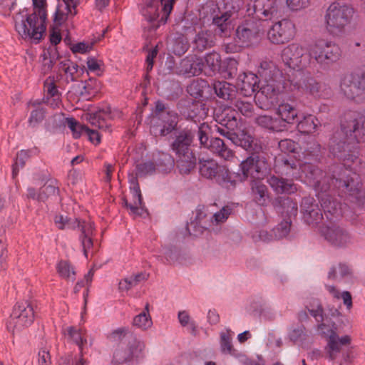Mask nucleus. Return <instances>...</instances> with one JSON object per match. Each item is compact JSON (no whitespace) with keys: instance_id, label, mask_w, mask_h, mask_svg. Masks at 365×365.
I'll list each match as a JSON object with an SVG mask.
<instances>
[{"instance_id":"nucleus-1","label":"nucleus","mask_w":365,"mask_h":365,"mask_svg":"<svg viewBox=\"0 0 365 365\" xmlns=\"http://www.w3.org/2000/svg\"><path fill=\"white\" fill-rule=\"evenodd\" d=\"M259 73L263 83L257 96V103L263 110H269L277 103L279 96L286 90L310 95L314 98H326L331 94V88L327 85L317 82L302 71H298L295 77L287 79L271 61H261Z\"/></svg>"},{"instance_id":"nucleus-2","label":"nucleus","mask_w":365,"mask_h":365,"mask_svg":"<svg viewBox=\"0 0 365 365\" xmlns=\"http://www.w3.org/2000/svg\"><path fill=\"white\" fill-rule=\"evenodd\" d=\"M275 163L284 167V173L286 175L299 179L314 187L318 192L317 197L321 200V206L328 219L331 220L332 217H337L344 214L342 205L340 202L334 200L330 195L324 197L320 195V192H326L330 188V185L328 183L329 178L324 175L322 170L311 163L297 165L292 160L281 155L275 158Z\"/></svg>"},{"instance_id":"nucleus-3","label":"nucleus","mask_w":365,"mask_h":365,"mask_svg":"<svg viewBox=\"0 0 365 365\" xmlns=\"http://www.w3.org/2000/svg\"><path fill=\"white\" fill-rule=\"evenodd\" d=\"M305 306L310 314L319 323L317 326L318 332L326 341L324 358L329 361L342 365L343 362L347 361L349 357L347 354H345L344 347L351 344V336L348 334L339 336L335 322H324L323 309L318 299H314L307 302Z\"/></svg>"},{"instance_id":"nucleus-4","label":"nucleus","mask_w":365,"mask_h":365,"mask_svg":"<svg viewBox=\"0 0 365 365\" xmlns=\"http://www.w3.org/2000/svg\"><path fill=\"white\" fill-rule=\"evenodd\" d=\"M113 340H120L113 354L112 363L121 365L144 356L143 341L133 337L127 328H118L110 334Z\"/></svg>"},{"instance_id":"nucleus-5","label":"nucleus","mask_w":365,"mask_h":365,"mask_svg":"<svg viewBox=\"0 0 365 365\" xmlns=\"http://www.w3.org/2000/svg\"><path fill=\"white\" fill-rule=\"evenodd\" d=\"M47 19L24 9L14 16V29L24 40L37 43L43 38L46 30Z\"/></svg>"},{"instance_id":"nucleus-6","label":"nucleus","mask_w":365,"mask_h":365,"mask_svg":"<svg viewBox=\"0 0 365 365\" xmlns=\"http://www.w3.org/2000/svg\"><path fill=\"white\" fill-rule=\"evenodd\" d=\"M354 9L343 1H335L329 5L325 14V26L333 36L342 34L345 28L351 23Z\"/></svg>"},{"instance_id":"nucleus-7","label":"nucleus","mask_w":365,"mask_h":365,"mask_svg":"<svg viewBox=\"0 0 365 365\" xmlns=\"http://www.w3.org/2000/svg\"><path fill=\"white\" fill-rule=\"evenodd\" d=\"M194 137L195 133L192 130H183L172 144V150L176 155L177 167L183 175L188 174L196 163V158L190 149Z\"/></svg>"},{"instance_id":"nucleus-8","label":"nucleus","mask_w":365,"mask_h":365,"mask_svg":"<svg viewBox=\"0 0 365 365\" xmlns=\"http://www.w3.org/2000/svg\"><path fill=\"white\" fill-rule=\"evenodd\" d=\"M173 7V0H146L140 11L146 24L145 29L155 31L161 24H165Z\"/></svg>"},{"instance_id":"nucleus-9","label":"nucleus","mask_w":365,"mask_h":365,"mask_svg":"<svg viewBox=\"0 0 365 365\" xmlns=\"http://www.w3.org/2000/svg\"><path fill=\"white\" fill-rule=\"evenodd\" d=\"M54 222L56 227L60 230L66 228H78L81 230V234L79 236V240L83 248V254L85 257L88 258V250L93 247V236L94 234L95 228L93 222L91 220H71L68 219L67 217L59 215L55 216Z\"/></svg>"},{"instance_id":"nucleus-10","label":"nucleus","mask_w":365,"mask_h":365,"mask_svg":"<svg viewBox=\"0 0 365 365\" xmlns=\"http://www.w3.org/2000/svg\"><path fill=\"white\" fill-rule=\"evenodd\" d=\"M33 307L27 302L17 303L13 307L6 327L13 334L29 327L34 321Z\"/></svg>"},{"instance_id":"nucleus-11","label":"nucleus","mask_w":365,"mask_h":365,"mask_svg":"<svg viewBox=\"0 0 365 365\" xmlns=\"http://www.w3.org/2000/svg\"><path fill=\"white\" fill-rule=\"evenodd\" d=\"M309 55L320 65H329L337 61L341 55L338 45L324 39H319L311 44Z\"/></svg>"},{"instance_id":"nucleus-12","label":"nucleus","mask_w":365,"mask_h":365,"mask_svg":"<svg viewBox=\"0 0 365 365\" xmlns=\"http://www.w3.org/2000/svg\"><path fill=\"white\" fill-rule=\"evenodd\" d=\"M264 21L249 18L240 24L235 32V42L248 47L257 43L264 31Z\"/></svg>"},{"instance_id":"nucleus-13","label":"nucleus","mask_w":365,"mask_h":365,"mask_svg":"<svg viewBox=\"0 0 365 365\" xmlns=\"http://www.w3.org/2000/svg\"><path fill=\"white\" fill-rule=\"evenodd\" d=\"M200 173L202 176L208 179H215L220 185L229 188L234 187L235 180L232 177L228 168L225 165H220L212 159L200 160Z\"/></svg>"},{"instance_id":"nucleus-14","label":"nucleus","mask_w":365,"mask_h":365,"mask_svg":"<svg viewBox=\"0 0 365 365\" xmlns=\"http://www.w3.org/2000/svg\"><path fill=\"white\" fill-rule=\"evenodd\" d=\"M339 93L350 100L361 99L365 93L361 71L344 74L339 80Z\"/></svg>"},{"instance_id":"nucleus-15","label":"nucleus","mask_w":365,"mask_h":365,"mask_svg":"<svg viewBox=\"0 0 365 365\" xmlns=\"http://www.w3.org/2000/svg\"><path fill=\"white\" fill-rule=\"evenodd\" d=\"M331 180L332 184L339 183V188H343L348 192L350 202L365 208V192L361 190L359 175L356 170L351 173V175H347L346 180L333 178Z\"/></svg>"},{"instance_id":"nucleus-16","label":"nucleus","mask_w":365,"mask_h":365,"mask_svg":"<svg viewBox=\"0 0 365 365\" xmlns=\"http://www.w3.org/2000/svg\"><path fill=\"white\" fill-rule=\"evenodd\" d=\"M232 209L229 206L223 207L220 211L216 212L212 217H209L210 222H207V215L199 211L195 217V220L192 222L187 227V230L190 231L191 228L195 229V235L202 233L205 230L215 225L222 223L227 220L231 214Z\"/></svg>"},{"instance_id":"nucleus-17","label":"nucleus","mask_w":365,"mask_h":365,"mask_svg":"<svg viewBox=\"0 0 365 365\" xmlns=\"http://www.w3.org/2000/svg\"><path fill=\"white\" fill-rule=\"evenodd\" d=\"M240 169L245 178L254 180L262 179L267 170L264 157L253 154L240 163Z\"/></svg>"},{"instance_id":"nucleus-18","label":"nucleus","mask_w":365,"mask_h":365,"mask_svg":"<svg viewBox=\"0 0 365 365\" xmlns=\"http://www.w3.org/2000/svg\"><path fill=\"white\" fill-rule=\"evenodd\" d=\"M321 234L332 246L344 248L353 243V237L344 228L332 225L322 228Z\"/></svg>"},{"instance_id":"nucleus-19","label":"nucleus","mask_w":365,"mask_h":365,"mask_svg":"<svg viewBox=\"0 0 365 365\" xmlns=\"http://www.w3.org/2000/svg\"><path fill=\"white\" fill-rule=\"evenodd\" d=\"M295 26L288 19H282L272 25L268 31L269 40L275 44L284 43L294 37Z\"/></svg>"},{"instance_id":"nucleus-20","label":"nucleus","mask_w":365,"mask_h":365,"mask_svg":"<svg viewBox=\"0 0 365 365\" xmlns=\"http://www.w3.org/2000/svg\"><path fill=\"white\" fill-rule=\"evenodd\" d=\"M178 115L175 111L156 113L152 120L151 132L155 135L165 136L174 130L178 125Z\"/></svg>"},{"instance_id":"nucleus-21","label":"nucleus","mask_w":365,"mask_h":365,"mask_svg":"<svg viewBox=\"0 0 365 365\" xmlns=\"http://www.w3.org/2000/svg\"><path fill=\"white\" fill-rule=\"evenodd\" d=\"M307 50L299 43H292L284 47L281 53V58L284 63L294 70V76L296 73L302 71V58L305 55Z\"/></svg>"},{"instance_id":"nucleus-22","label":"nucleus","mask_w":365,"mask_h":365,"mask_svg":"<svg viewBox=\"0 0 365 365\" xmlns=\"http://www.w3.org/2000/svg\"><path fill=\"white\" fill-rule=\"evenodd\" d=\"M259 65H261V63ZM259 67H260V66H259ZM259 68H258L257 70L258 74H259ZM259 78H262L261 76H259ZM259 77L256 74L252 72H245L238 76L237 80V88L241 94L244 96H251L255 92L257 88H261L263 83L262 79H261L260 86H259ZM259 91L260 89H259L255 96V102L257 105V96L258 95Z\"/></svg>"},{"instance_id":"nucleus-23","label":"nucleus","mask_w":365,"mask_h":365,"mask_svg":"<svg viewBox=\"0 0 365 365\" xmlns=\"http://www.w3.org/2000/svg\"><path fill=\"white\" fill-rule=\"evenodd\" d=\"M121 117L122 113L118 109H111L110 107H106L90 113L88 120L95 128L101 130H106L109 128V125L106 122L107 120H115Z\"/></svg>"},{"instance_id":"nucleus-24","label":"nucleus","mask_w":365,"mask_h":365,"mask_svg":"<svg viewBox=\"0 0 365 365\" xmlns=\"http://www.w3.org/2000/svg\"><path fill=\"white\" fill-rule=\"evenodd\" d=\"M301 209L303 218L309 225H317L323 219V214L318 205L314 203L313 197H304L301 203Z\"/></svg>"},{"instance_id":"nucleus-25","label":"nucleus","mask_w":365,"mask_h":365,"mask_svg":"<svg viewBox=\"0 0 365 365\" xmlns=\"http://www.w3.org/2000/svg\"><path fill=\"white\" fill-rule=\"evenodd\" d=\"M210 131V125L203 123H201L198 127L197 136L201 145L209 148L212 152L219 153L222 152V149L225 145L224 141L219 138H212L209 141L208 135Z\"/></svg>"},{"instance_id":"nucleus-26","label":"nucleus","mask_w":365,"mask_h":365,"mask_svg":"<svg viewBox=\"0 0 365 365\" xmlns=\"http://www.w3.org/2000/svg\"><path fill=\"white\" fill-rule=\"evenodd\" d=\"M275 113L278 116L277 120L279 121V124L283 125V130L286 129L287 124H294L298 115L297 108L287 102L279 104Z\"/></svg>"},{"instance_id":"nucleus-27","label":"nucleus","mask_w":365,"mask_h":365,"mask_svg":"<svg viewBox=\"0 0 365 365\" xmlns=\"http://www.w3.org/2000/svg\"><path fill=\"white\" fill-rule=\"evenodd\" d=\"M204 68L203 58L196 56H187L180 62V72L188 76H198Z\"/></svg>"},{"instance_id":"nucleus-28","label":"nucleus","mask_w":365,"mask_h":365,"mask_svg":"<svg viewBox=\"0 0 365 365\" xmlns=\"http://www.w3.org/2000/svg\"><path fill=\"white\" fill-rule=\"evenodd\" d=\"M278 0H255L253 4L256 16H263L266 19L272 18L279 9Z\"/></svg>"},{"instance_id":"nucleus-29","label":"nucleus","mask_w":365,"mask_h":365,"mask_svg":"<svg viewBox=\"0 0 365 365\" xmlns=\"http://www.w3.org/2000/svg\"><path fill=\"white\" fill-rule=\"evenodd\" d=\"M238 113L231 107L225 108L220 113H216L215 120L222 126L235 130L238 125Z\"/></svg>"},{"instance_id":"nucleus-30","label":"nucleus","mask_w":365,"mask_h":365,"mask_svg":"<svg viewBox=\"0 0 365 365\" xmlns=\"http://www.w3.org/2000/svg\"><path fill=\"white\" fill-rule=\"evenodd\" d=\"M267 182L277 193L292 194L297 190V185L291 180L284 179L272 175Z\"/></svg>"},{"instance_id":"nucleus-31","label":"nucleus","mask_w":365,"mask_h":365,"mask_svg":"<svg viewBox=\"0 0 365 365\" xmlns=\"http://www.w3.org/2000/svg\"><path fill=\"white\" fill-rule=\"evenodd\" d=\"M130 192L133 202L128 203V202L124 199L123 204L126 207L130 209L131 215H142L145 210L143 206L141 192L138 183H133V186H130Z\"/></svg>"},{"instance_id":"nucleus-32","label":"nucleus","mask_w":365,"mask_h":365,"mask_svg":"<svg viewBox=\"0 0 365 365\" xmlns=\"http://www.w3.org/2000/svg\"><path fill=\"white\" fill-rule=\"evenodd\" d=\"M214 44L215 35L212 31L207 30L198 32L193 40L194 48L199 51L211 48Z\"/></svg>"},{"instance_id":"nucleus-33","label":"nucleus","mask_w":365,"mask_h":365,"mask_svg":"<svg viewBox=\"0 0 365 365\" xmlns=\"http://www.w3.org/2000/svg\"><path fill=\"white\" fill-rule=\"evenodd\" d=\"M252 195L254 201L260 206H265L269 201V196L266 185L259 180L252 183Z\"/></svg>"},{"instance_id":"nucleus-34","label":"nucleus","mask_w":365,"mask_h":365,"mask_svg":"<svg viewBox=\"0 0 365 365\" xmlns=\"http://www.w3.org/2000/svg\"><path fill=\"white\" fill-rule=\"evenodd\" d=\"M78 65L69 59L59 63L58 73L67 83L73 82L77 78Z\"/></svg>"},{"instance_id":"nucleus-35","label":"nucleus","mask_w":365,"mask_h":365,"mask_svg":"<svg viewBox=\"0 0 365 365\" xmlns=\"http://www.w3.org/2000/svg\"><path fill=\"white\" fill-rule=\"evenodd\" d=\"M132 325L142 331L148 330L153 326V320L150 314V304L146 303L143 310L135 316Z\"/></svg>"},{"instance_id":"nucleus-36","label":"nucleus","mask_w":365,"mask_h":365,"mask_svg":"<svg viewBox=\"0 0 365 365\" xmlns=\"http://www.w3.org/2000/svg\"><path fill=\"white\" fill-rule=\"evenodd\" d=\"M216 95L224 100H231L235 96L236 87L226 81H217L214 83Z\"/></svg>"},{"instance_id":"nucleus-37","label":"nucleus","mask_w":365,"mask_h":365,"mask_svg":"<svg viewBox=\"0 0 365 365\" xmlns=\"http://www.w3.org/2000/svg\"><path fill=\"white\" fill-rule=\"evenodd\" d=\"M58 187L56 180H48L40 189L38 193L37 200L39 201H46L48 199H56L58 195Z\"/></svg>"},{"instance_id":"nucleus-38","label":"nucleus","mask_w":365,"mask_h":365,"mask_svg":"<svg viewBox=\"0 0 365 365\" xmlns=\"http://www.w3.org/2000/svg\"><path fill=\"white\" fill-rule=\"evenodd\" d=\"M255 123L260 127L269 130L279 132L283 130V125L279 124L277 118L269 115H261L255 118Z\"/></svg>"},{"instance_id":"nucleus-39","label":"nucleus","mask_w":365,"mask_h":365,"mask_svg":"<svg viewBox=\"0 0 365 365\" xmlns=\"http://www.w3.org/2000/svg\"><path fill=\"white\" fill-rule=\"evenodd\" d=\"M352 277V272L351 268L344 263H339L338 265L331 268L328 273L329 279L339 280L346 279L349 280Z\"/></svg>"},{"instance_id":"nucleus-40","label":"nucleus","mask_w":365,"mask_h":365,"mask_svg":"<svg viewBox=\"0 0 365 365\" xmlns=\"http://www.w3.org/2000/svg\"><path fill=\"white\" fill-rule=\"evenodd\" d=\"M320 125L319 120L312 115H307L298 123L297 129L301 133L309 134L316 131Z\"/></svg>"},{"instance_id":"nucleus-41","label":"nucleus","mask_w":365,"mask_h":365,"mask_svg":"<svg viewBox=\"0 0 365 365\" xmlns=\"http://www.w3.org/2000/svg\"><path fill=\"white\" fill-rule=\"evenodd\" d=\"M232 143L250 152L256 153L258 149L255 143L254 138L244 131L239 135L236 134V139L233 140Z\"/></svg>"},{"instance_id":"nucleus-42","label":"nucleus","mask_w":365,"mask_h":365,"mask_svg":"<svg viewBox=\"0 0 365 365\" xmlns=\"http://www.w3.org/2000/svg\"><path fill=\"white\" fill-rule=\"evenodd\" d=\"M233 336L234 332L230 330L220 332V351L223 354L236 355L235 349L232 344Z\"/></svg>"},{"instance_id":"nucleus-43","label":"nucleus","mask_w":365,"mask_h":365,"mask_svg":"<svg viewBox=\"0 0 365 365\" xmlns=\"http://www.w3.org/2000/svg\"><path fill=\"white\" fill-rule=\"evenodd\" d=\"M230 17L231 15L229 12H225L220 16L213 18V24L218 28L220 34L225 36L228 35L231 30Z\"/></svg>"},{"instance_id":"nucleus-44","label":"nucleus","mask_w":365,"mask_h":365,"mask_svg":"<svg viewBox=\"0 0 365 365\" xmlns=\"http://www.w3.org/2000/svg\"><path fill=\"white\" fill-rule=\"evenodd\" d=\"M72 13L61 3L56 6V11L53 15V21L55 26L59 27L63 25L69 18L73 17Z\"/></svg>"},{"instance_id":"nucleus-45","label":"nucleus","mask_w":365,"mask_h":365,"mask_svg":"<svg viewBox=\"0 0 365 365\" xmlns=\"http://www.w3.org/2000/svg\"><path fill=\"white\" fill-rule=\"evenodd\" d=\"M56 271L59 276L65 279L73 282L76 279V272L71 263L61 260L56 264Z\"/></svg>"},{"instance_id":"nucleus-46","label":"nucleus","mask_w":365,"mask_h":365,"mask_svg":"<svg viewBox=\"0 0 365 365\" xmlns=\"http://www.w3.org/2000/svg\"><path fill=\"white\" fill-rule=\"evenodd\" d=\"M327 291L335 299H342L344 304L348 310L352 307V297L349 292L344 291L341 293L333 285H326Z\"/></svg>"},{"instance_id":"nucleus-47","label":"nucleus","mask_w":365,"mask_h":365,"mask_svg":"<svg viewBox=\"0 0 365 365\" xmlns=\"http://www.w3.org/2000/svg\"><path fill=\"white\" fill-rule=\"evenodd\" d=\"M280 207L279 212L284 216L291 217L297 215L298 207L297 203L294 202L291 198L287 197L280 202Z\"/></svg>"},{"instance_id":"nucleus-48","label":"nucleus","mask_w":365,"mask_h":365,"mask_svg":"<svg viewBox=\"0 0 365 365\" xmlns=\"http://www.w3.org/2000/svg\"><path fill=\"white\" fill-rule=\"evenodd\" d=\"M205 68L207 66L210 72L215 73L219 71L221 63L220 55L217 52L206 54L204 57Z\"/></svg>"},{"instance_id":"nucleus-49","label":"nucleus","mask_w":365,"mask_h":365,"mask_svg":"<svg viewBox=\"0 0 365 365\" xmlns=\"http://www.w3.org/2000/svg\"><path fill=\"white\" fill-rule=\"evenodd\" d=\"M174 165L173 158L168 153H163L158 160L157 170L162 173H169L173 170Z\"/></svg>"},{"instance_id":"nucleus-50","label":"nucleus","mask_w":365,"mask_h":365,"mask_svg":"<svg viewBox=\"0 0 365 365\" xmlns=\"http://www.w3.org/2000/svg\"><path fill=\"white\" fill-rule=\"evenodd\" d=\"M29 158V153L27 150H21L17 153L14 163L12 165V176L14 178L18 175L19 169L24 166Z\"/></svg>"},{"instance_id":"nucleus-51","label":"nucleus","mask_w":365,"mask_h":365,"mask_svg":"<svg viewBox=\"0 0 365 365\" xmlns=\"http://www.w3.org/2000/svg\"><path fill=\"white\" fill-rule=\"evenodd\" d=\"M66 125L72 131L73 136L75 138H78L85 134L87 126L81 125L73 118H66Z\"/></svg>"},{"instance_id":"nucleus-52","label":"nucleus","mask_w":365,"mask_h":365,"mask_svg":"<svg viewBox=\"0 0 365 365\" xmlns=\"http://www.w3.org/2000/svg\"><path fill=\"white\" fill-rule=\"evenodd\" d=\"M187 119H190L195 122L200 121L205 115L206 113L200 104H193L187 112V114L184 113Z\"/></svg>"},{"instance_id":"nucleus-53","label":"nucleus","mask_w":365,"mask_h":365,"mask_svg":"<svg viewBox=\"0 0 365 365\" xmlns=\"http://www.w3.org/2000/svg\"><path fill=\"white\" fill-rule=\"evenodd\" d=\"M86 63L90 72L98 76L103 74L104 63L101 60L96 59L94 57H88Z\"/></svg>"},{"instance_id":"nucleus-54","label":"nucleus","mask_w":365,"mask_h":365,"mask_svg":"<svg viewBox=\"0 0 365 365\" xmlns=\"http://www.w3.org/2000/svg\"><path fill=\"white\" fill-rule=\"evenodd\" d=\"M205 86V82L202 80H194L187 88L189 94L195 98L201 97L203 93V87Z\"/></svg>"},{"instance_id":"nucleus-55","label":"nucleus","mask_w":365,"mask_h":365,"mask_svg":"<svg viewBox=\"0 0 365 365\" xmlns=\"http://www.w3.org/2000/svg\"><path fill=\"white\" fill-rule=\"evenodd\" d=\"M291 221L284 220L282 221L273 230L275 239H281L286 237L290 230Z\"/></svg>"},{"instance_id":"nucleus-56","label":"nucleus","mask_w":365,"mask_h":365,"mask_svg":"<svg viewBox=\"0 0 365 365\" xmlns=\"http://www.w3.org/2000/svg\"><path fill=\"white\" fill-rule=\"evenodd\" d=\"M178 319L182 327H188L192 332H195L196 331L197 326L195 322L191 319L187 311H180L178 314Z\"/></svg>"},{"instance_id":"nucleus-57","label":"nucleus","mask_w":365,"mask_h":365,"mask_svg":"<svg viewBox=\"0 0 365 365\" xmlns=\"http://www.w3.org/2000/svg\"><path fill=\"white\" fill-rule=\"evenodd\" d=\"M235 107L245 116H251L253 113V105L252 103L238 100L235 102Z\"/></svg>"},{"instance_id":"nucleus-58","label":"nucleus","mask_w":365,"mask_h":365,"mask_svg":"<svg viewBox=\"0 0 365 365\" xmlns=\"http://www.w3.org/2000/svg\"><path fill=\"white\" fill-rule=\"evenodd\" d=\"M278 146L279 150L287 155L289 153H294L297 148V145L295 142L290 139H284L280 140L278 143Z\"/></svg>"},{"instance_id":"nucleus-59","label":"nucleus","mask_w":365,"mask_h":365,"mask_svg":"<svg viewBox=\"0 0 365 365\" xmlns=\"http://www.w3.org/2000/svg\"><path fill=\"white\" fill-rule=\"evenodd\" d=\"M33 11L38 16L47 19V1L46 0H32Z\"/></svg>"},{"instance_id":"nucleus-60","label":"nucleus","mask_w":365,"mask_h":365,"mask_svg":"<svg viewBox=\"0 0 365 365\" xmlns=\"http://www.w3.org/2000/svg\"><path fill=\"white\" fill-rule=\"evenodd\" d=\"M45 110L43 108H37L31 111L29 118V124L31 127H35L41 123L44 118Z\"/></svg>"},{"instance_id":"nucleus-61","label":"nucleus","mask_w":365,"mask_h":365,"mask_svg":"<svg viewBox=\"0 0 365 365\" xmlns=\"http://www.w3.org/2000/svg\"><path fill=\"white\" fill-rule=\"evenodd\" d=\"M155 171V165L152 162H145L137 165V174L140 176L152 175Z\"/></svg>"},{"instance_id":"nucleus-62","label":"nucleus","mask_w":365,"mask_h":365,"mask_svg":"<svg viewBox=\"0 0 365 365\" xmlns=\"http://www.w3.org/2000/svg\"><path fill=\"white\" fill-rule=\"evenodd\" d=\"M42 57V65L41 71L43 73H48L53 68L55 62L51 58V53L49 51H44L41 55Z\"/></svg>"},{"instance_id":"nucleus-63","label":"nucleus","mask_w":365,"mask_h":365,"mask_svg":"<svg viewBox=\"0 0 365 365\" xmlns=\"http://www.w3.org/2000/svg\"><path fill=\"white\" fill-rule=\"evenodd\" d=\"M66 332L68 336L81 348L83 344V339L79 330L70 327L67 328Z\"/></svg>"},{"instance_id":"nucleus-64","label":"nucleus","mask_w":365,"mask_h":365,"mask_svg":"<svg viewBox=\"0 0 365 365\" xmlns=\"http://www.w3.org/2000/svg\"><path fill=\"white\" fill-rule=\"evenodd\" d=\"M93 45L91 42H79L72 46L71 51L74 53H86L92 49Z\"/></svg>"}]
</instances>
